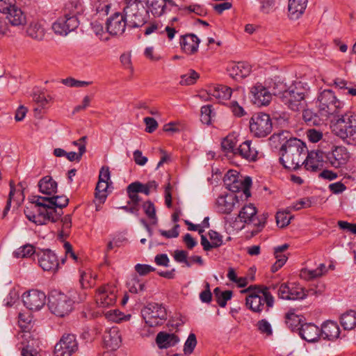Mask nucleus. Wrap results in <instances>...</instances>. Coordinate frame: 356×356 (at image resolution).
Returning a JSON list of instances; mask_svg holds the SVG:
<instances>
[{
	"mask_svg": "<svg viewBox=\"0 0 356 356\" xmlns=\"http://www.w3.org/2000/svg\"><path fill=\"white\" fill-rule=\"evenodd\" d=\"M307 152L305 143L297 138H289L280 147V162L284 168L296 170L302 165L303 157Z\"/></svg>",
	"mask_w": 356,
	"mask_h": 356,
	"instance_id": "1",
	"label": "nucleus"
},
{
	"mask_svg": "<svg viewBox=\"0 0 356 356\" xmlns=\"http://www.w3.org/2000/svg\"><path fill=\"white\" fill-rule=\"evenodd\" d=\"M275 288L276 286L273 284L262 289L258 286L251 285L241 291L242 293H249L245 299L246 306L252 312L260 313L266 303L268 311L269 308L273 307L274 304V298L268 290L270 289H275Z\"/></svg>",
	"mask_w": 356,
	"mask_h": 356,
	"instance_id": "2",
	"label": "nucleus"
},
{
	"mask_svg": "<svg viewBox=\"0 0 356 356\" xmlns=\"http://www.w3.org/2000/svg\"><path fill=\"white\" fill-rule=\"evenodd\" d=\"M123 13L127 21V27L130 29L142 27L149 17V10L141 0H126Z\"/></svg>",
	"mask_w": 356,
	"mask_h": 356,
	"instance_id": "3",
	"label": "nucleus"
},
{
	"mask_svg": "<svg viewBox=\"0 0 356 356\" xmlns=\"http://www.w3.org/2000/svg\"><path fill=\"white\" fill-rule=\"evenodd\" d=\"M355 119L352 115L345 114L339 117L333 125V132L346 144L356 145Z\"/></svg>",
	"mask_w": 356,
	"mask_h": 356,
	"instance_id": "4",
	"label": "nucleus"
},
{
	"mask_svg": "<svg viewBox=\"0 0 356 356\" xmlns=\"http://www.w3.org/2000/svg\"><path fill=\"white\" fill-rule=\"evenodd\" d=\"M316 104L319 114L325 118L339 113L343 104L331 90H324L320 92Z\"/></svg>",
	"mask_w": 356,
	"mask_h": 356,
	"instance_id": "5",
	"label": "nucleus"
},
{
	"mask_svg": "<svg viewBox=\"0 0 356 356\" xmlns=\"http://www.w3.org/2000/svg\"><path fill=\"white\" fill-rule=\"evenodd\" d=\"M257 208L252 204H249L242 207L238 216L241 222L248 225L252 224L257 228L252 231V236L257 235L264 229L268 217L267 213L259 216H257Z\"/></svg>",
	"mask_w": 356,
	"mask_h": 356,
	"instance_id": "6",
	"label": "nucleus"
},
{
	"mask_svg": "<svg viewBox=\"0 0 356 356\" xmlns=\"http://www.w3.org/2000/svg\"><path fill=\"white\" fill-rule=\"evenodd\" d=\"M307 89L301 82H297L288 88L282 96V102L293 111H298L304 107V99Z\"/></svg>",
	"mask_w": 356,
	"mask_h": 356,
	"instance_id": "7",
	"label": "nucleus"
},
{
	"mask_svg": "<svg viewBox=\"0 0 356 356\" xmlns=\"http://www.w3.org/2000/svg\"><path fill=\"white\" fill-rule=\"evenodd\" d=\"M141 315L145 324L149 327L162 325L167 318L165 308L156 302L148 303L141 309Z\"/></svg>",
	"mask_w": 356,
	"mask_h": 356,
	"instance_id": "8",
	"label": "nucleus"
},
{
	"mask_svg": "<svg viewBox=\"0 0 356 356\" xmlns=\"http://www.w3.org/2000/svg\"><path fill=\"white\" fill-rule=\"evenodd\" d=\"M251 133L257 138H264L273 130L272 120L268 114L257 113L254 114L250 120Z\"/></svg>",
	"mask_w": 356,
	"mask_h": 356,
	"instance_id": "9",
	"label": "nucleus"
},
{
	"mask_svg": "<svg viewBox=\"0 0 356 356\" xmlns=\"http://www.w3.org/2000/svg\"><path fill=\"white\" fill-rule=\"evenodd\" d=\"M67 295L56 291L49 297L48 306L53 314L58 316L63 317L69 314L72 310V305Z\"/></svg>",
	"mask_w": 356,
	"mask_h": 356,
	"instance_id": "10",
	"label": "nucleus"
},
{
	"mask_svg": "<svg viewBox=\"0 0 356 356\" xmlns=\"http://www.w3.org/2000/svg\"><path fill=\"white\" fill-rule=\"evenodd\" d=\"M78 350V343L74 334H64L54 347L55 356H72Z\"/></svg>",
	"mask_w": 356,
	"mask_h": 356,
	"instance_id": "11",
	"label": "nucleus"
},
{
	"mask_svg": "<svg viewBox=\"0 0 356 356\" xmlns=\"http://www.w3.org/2000/svg\"><path fill=\"white\" fill-rule=\"evenodd\" d=\"M277 295L280 298L290 300H302L307 296L304 289L296 283L282 284L278 289Z\"/></svg>",
	"mask_w": 356,
	"mask_h": 356,
	"instance_id": "12",
	"label": "nucleus"
},
{
	"mask_svg": "<svg viewBox=\"0 0 356 356\" xmlns=\"http://www.w3.org/2000/svg\"><path fill=\"white\" fill-rule=\"evenodd\" d=\"M349 157V153L343 146H334L331 151L325 152V163H328L335 168H339L346 165Z\"/></svg>",
	"mask_w": 356,
	"mask_h": 356,
	"instance_id": "13",
	"label": "nucleus"
},
{
	"mask_svg": "<svg viewBox=\"0 0 356 356\" xmlns=\"http://www.w3.org/2000/svg\"><path fill=\"white\" fill-rule=\"evenodd\" d=\"M79 25V18L75 17H70L63 14V16L58 17L53 24L52 29L56 34L65 36L70 32L76 29Z\"/></svg>",
	"mask_w": 356,
	"mask_h": 356,
	"instance_id": "14",
	"label": "nucleus"
},
{
	"mask_svg": "<svg viewBox=\"0 0 356 356\" xmlns=\"http://www.w3.org/2000/svg\"><path fill=\"white\" fill-rule=\"evenodd\" d=\"M116 289L111 285H104L97 289L95 300L99 307L113 306L117 300Z\"/></svg>",
	"mask_w": 356,
	"mask_h": 356,
	"instance_id": "15",
	"label": "nucleus"
},
{
	"mask_svg": "<svg viewBox=\"0 0 356 356\" xmlns=\"http://www.w3.org/2000/svg\"><path fill=\"white\" fill-rule=\"evenodd\" d=\"M127 27V21L124 13H115L106 20V29L111 35H122Z\"/></svg>",
	"mask_w": 356,
	"mask_h": 356,
	"instance_id": "16",
	"label": "nucleus"
},
{
	"mask_svg": "<svg viewBox=\"0 0 356 356\" xmlns=\"http://www.w3.org/2000/svg\"><path fill=\"white\" fill-rule=\"evenodd\" d=\"M40 266L45 271L56 272L58 268V261L56 254L47 249L36 252Z\"/></svg>",
	"mask_w": 356,
	"mask_h": 356,
	"instance_id": "17",
	"label": "nucleus"
},
{
	"mask_svg": "<svg viewBox=\"0 0 356 356\" xmlns=\"http://www.w3.org/2000/svg\"><path fill=\"white\" fill-rule=\"evenodd\" d=\"M22 301L29 310L38 311L45 305L46 296L42 291L31 290L23 294Z\"/></svg>",
	"mask_w": 356,
	"mask_h": 356,
	"instance_id": "18",
	"label": "nucleus"
},
{
	"mask_svg": "<svg viewBox=\"0 0 356 356\" xmlns=\"http://www.w3.org/2000/svg\"><path fill=\"white\" fill-rule=\"evenodd\" d=\"M250 92L252 102L258 106L268 105L272 99V93L261 83L254 86Z\"/></svg>",
	"mask_w": 356,
	"mask_h": 356,
	"instance_id": "19",
	"label": "nucleus"
},
{
	"mask_svg": "<svg viewBox=\"0 0 356 356\" xmlns=\"http://www.w3.org/2000/svg\"><path fill=\"white\" fill-rule=\"evenodd\" d=\"M325 162V152L317 149L307 152V158L302 162L306 170L316 172L323 166L322 163Z\"/></svg>",
	"mask_w": 356,
	"mask_h": 356,
	"instance_id": "20",
	"label": "nucleus"
},
{
	"mask_svg": "<svg viewBox=\"0 0 356 356\" xmlns=\"http://www.w3.org/2000/svg\"><path fill=\"white\" fill-rule=\"evenodd\" d=\"M38 214L35 215L33 213L28 207L24 209V213L26 218L31 222L42 225H47L48 222H56L60 220V213H54V216L51 213H44L40 211H37Z\"/></svg>",
	"mask_w": 356,
	"mask_h": 356,
	"instance_id": "21",
	"label": "nucleus"
},
{
	"mask_svg": "<svg viewBox=\"0 0 356 356\" xmlns=\"http://www.w3.org/2000/svg\"><path fill=\"white\" fill-rule=\"evenodd\" d=\"M340 328L338 323L334 321L327 320L321 325V337L328 341H334L339 337Z\"/></svg>",
	"mask_w": 356,
	"mask_h": 356,
	"instance_id": "22",
	"label": "nucleus"
},
{
	"mask_svg": "<svg viewBox=\"0 0 356 356\" xmlns=\"http://www.w3.org/2000/svg\"><path fill=\"white\" fill-rule=\"evenodd\" d=\"M252 179L250 177H245L244 178L239 177L234 181L233 184H228V186L227 188L233 193H238L242 191L243 193L239 197L242 198L243 195H244L245 196V200H247L251 195L250 191Z\"/></svg>",
	"mask_w": 356,
	"mask_h": 356,
	"instance_id": "23",
	"label": "nucleus"
},
{
	"mask_svg": "<svg viewBox=\"0 0 356 356\" xmlns=\"http://www.w3.org/2000/svg\"><path fill=\"white\" fill-rule=\"evenodd\" d=\"M236 156H239L249 162H254L257 160L258 151L252 146L251 140H245L237 147Z\"/></svg>",
	"mask_w": 356,
	"mask_h": 356,
	"instance_id": "24",
	"label": "nucleus"
},
{
	"mask_svg": "<svg viewBox=\"0 0 356 356\" xmlns=\"http://www.w3.org/2000/svg\"><path fill=\"white\" fill-rule=\"evenodd\" d=\"M104 343L107 348L117 349L121 343V335L117 327H112L105 330L103 335Z\"/></svg>",
	"mask_w": 356,
	"mask_h": 356,
	"instance_id": "25",
	"label": "nucleus"
},
{
	"mask_svg": "<svg viewBox=\"0 0 356 356\" xmlns=\"http://www.w3.org/2000/svg\"><path fill=\"white\" fill-rule=\"evenodd\" d=\"M200 40L193 33L181 35L180 45L181 49L188 54H193L197 51Z\"/></svg>",
	"mask_w": 356,
	"mask_h": 356,
	"instance_id": "26",
	"label": "nucleus"
},
{
	"mask_svg": "<svg viewBox=\"0 0 356 356\" xmlns=\"http://www.w3.org/2000/svg\"><path fill=\"white\" fill-rule=\"evenodd\" d=\"M298 334L302 339L308 342L317 341L321 337L319 327L311 323L302 325Z\"/></svg>",
	"mask_w": 356,
	"mask_h": 356,
	"instance_id": "27",
	"label": "nucleus"
},
{
	"mask_svg": "<svg viewBox=\"0 0 356 356\" xmlns=\"http://www.w3.org/2000/svg\"><path fill=\"white\" fill-rule=\"evenodd\" d=\"M238 195L218 197L216 202L218 211L222 213H230L234 207L235 202H238Z\"/></svg>",
	"mask_w": 356,
	"mask_h": 356,
	"instance_id": "28",
	"label": "nucleus"
},
{
	"mask_svg": "<svg viewBox=\"0 0 356 356\" xmlns=\"http://www.w3.org/2000/svg\"><path fill=\"white\" fill-rule=\"evenodd\" d=\"M308 0H289V16L291 19H298L305 12Z\"/></svg>",
	"mask_w": 356,
	"mask_h": 356,
	"instance_id": "29",
	"label": "nucleus"
},
{
	"mask_svg": "<svg viewBox=\"0 0 356 356\" xmlns=\"http://www.w3.org/2000/svg\"><path fill=\"white\" fill-rule=\"evenodd\" d=\"M6 15V19L13 26L24 25L26 23V16L22 10L15 5L11 7Z\"/></svg>",
	"mask_w": 356,
	"mask_h": 356,
	"instance_id": "30",
	"label": "nucleus"
},
{
	"mask_svg": "<svg viewBox=\"0 0 356 356\" xmlns=\"http://www.w3.org/2000/svg\"><path fill=\"white\" fill-rule=\"evenodd\" d=\"M31 337V333L26 331H23L20 335V338L22 339V343L25 345L22 350V356H38V352L34 349L35 341L33 338L30 341Z\"/></svg>",
	"mask_w": 356,
	"mask_h": 356,
	"instance_id": "31",
	"label": "nucleus"
},
{
	"mask_svg": "<svg viewBox=\"0 0 356 356\" xmlns=\"http://www.w3.org/2000/svg\"><path fill=\"white\" fill-rule=\"evenodd\" d=\"M31 203L35 204L37 211H40L44 213L50 212L53 216H54V213H60V216L63 214V212H58L49 207V197L33 196Z\"/></svg>",
	"mask_w": 356,
	"mask_h": 356,
	"instance_id": "32",
	"label": "nucleus"
},
{
	"mask_svg": "<svg viewBox=\"0 0 356 356\" xmlns=\"http://www.w3.org/2000/svg\"><path fill=\"white\" fill-rule=\"evenodd\" d=\"M232 93V88L225 85H217L211 87L208 90V95L214 97L219 102L229 99Z\"/></svg>",
	"mask_w": 356,
	"mask_h": 356,
	"instance_id": "33",
	"label": "nucleus"
},
{
	"mask_svg": "<svg viewBox=\"0 0 356 356\" xmlns=\"http://www.w3.org/2000/svg\"><path fill=\"white\" fill-rule=\"evenodd\" d=\"M57 183L51 177L46 176L40 180L38 182L39 191L40 193L51 195L57 191Z\"/></svg>",
	"mask_w": 356,
	"mask_h": 356,
	"instance_id": "34",
	"label": "nucleus"
},
{
	"mask_svg": "<svg viewBox=\"0 0 356 356\" xmlns=\"http://www.w3.org/2000/svg\"><path fill=\"white\" fill-rule=\"evenodd\" d=\"M179 340V337L175 334H168L164 332H159L156 338L158 346L164 348L175 346Z\"/></svg>",
	"mask_w": 356,
	"mask_h": 356,
	"instance_id": "35",
	"label": "nucleus"
},
{
	"mask_svg": "<svg viewBox=\"0 0 356 356\" xmlns=\"http://www.w3.org/2000/svg\"><path fill=\"white\" fill-rule=\"evenodd\" d=\"M84 12V7L80 1H71L65 3L63 14L70 17H75L78 18Z\"/></svg>",
	"mask_w": 356,
	"mask_h": 356,
	"instance_id": "36",
	"label": "nucleus"
},
{
	"mask_svg": "<svg viewBox=\"0 0 356 356\" xmlns=\"http://www.w3.org/2000/svg\"><path fill=\"white\" fill-rule=\"evenodd\" d=\"M340 323L345 330H351L356 327V312L350 309L340 316Z\"/></svg>",
	"mask_w": 356,
	"mask_h": 356,
	"instance_id": "37",
	"label": "nucleus"
},
{
	"mask_svg": "<svg viewBox=\"0 0 356 356\" xmlns=\"http://www.w3.org/2000/svg\"><path fill=\"white\" fill-rule=\"evenodd\" d=\"M149 12L155 17H159L164 15L166 10L165 3L162 0H145Z\"/></svg>",
	"mask_w": 356,
	"mask_h": 356,
	"instance_id": "38",
	"label": "nucleus"
},
{
	"mask_svg": "<svg viewBox=\"0 0 356 356\" xmlns=\"http://www.w3.org/2000/svg\"><path fill=\"white\" fill-rule=\"evenodd\" d=\"M26 33L29 37L36 40H42L45 34L42 24L35 21L29 24Z\"/></svg>",
	"mask_w": 356,
	"mask_h": 356,
	"instance_id": "39",
	"label": "nucleus"
},
{
	"mask_svg": "<svg viewBox=\"0 0 356 356\" xmlns=\"http://www.w3.org/2000/svg\"><path fill=\"white\" fill-rule=\"evenodd\" d=\"M290 133L286 131H282L278 133L273 134L270 138V145L272 148L277 149L282 147L286 141H289Z\"/></svg>",
	"mask_w": 356,
	"mask_h": 356,
	"instance_id": "40",
	"label": "nucleus"
},
{
	"mask_svg": "<svg viewBox=\"0 0 356 356\" xmlns=\"http://www.w3.org/2000/svg\"><path fill=\"white\" fill-rule=\"evenodd\" d=\"M301 317L293 312H288L286 314V324L292 332H299L302 327Z\"/></svg>",
	"mask_w": 356,
	"mask_h": 356,
	"instance_id": "41",
	"label": "nucleus"
},
{
	"mask_svg": "<svg viewBox=\"0 0 356 356\" xmlns=\"http://www.w3.org/2000/svg\"><path fill=\"white\" fill-rule=\"evenodd\" d=\"M69 199L65 195H53L49 197V207L55 211L60 212L62 209L68 205Z\"/></svg>",
	"mask_w": 356,
	"mask_h": 356,
	"instance_id": "42",
	"label": "nucleus"
},
{
	"mask_svg": "<svg viewBox=\"0 0 356 356\" xmlns=\"http://www.w3.org/2000/svg\"><path fill=\"white\" fill-rule=\"evenodd\" d=\"M236 143L237 140L236 137L233 135H229L222 140L221 147L223 151L227 153H232L233 155L236 156L238 147H236Z\"/></svg>",
	"mask_w": 356,
	"mask_h": 356,
	"instance_id": "43",
	"label": "nucleus"
},
{
	"mask_svg": "<svg viewBox=\"0 0 356 356\" xmlns=\"http://www.w3.org/2000/svg\"><path fill=\"white\" fill-rule=\"evenodd\" d=\"M213 293L216 302L221 307H225L227 305V302L230 300L232 297V291L227 290L222 291L219 287H216L213 290Z\"/></svg>",
	"mask_w": 356,
	"mask_h": 356,
	"instance_id": "44",
	"label": "nucleus"
},
{
	"mask_svg": "<svg viewBox=\"0 0 356 356\" xmlns=\"http://www.w3.org/2000/svg\"><path fill=\"white\" fill-rule=\"evenodd\" d=\"M107 188L108 182L98 181L95 188V197L99 202V204H102L105 202L107 197Z\"/></svg>",
	"mask_w": 356,
	"mask_h": 356,
	"instance_id": "45",
	"label": "nucleus"
},
{
	"mask_svg": "<svg viewBox=\"0 0 356 356\" xmlns=\"http://www.w3.org/2000/svg\"><path fill=\"white\" fill-rule=\"evenodd\" d=\"M127 286L129 292L132 293H138L145 291V283L140 280L137 275H134L127 282Z\"/></svg>",
	"mask_w": 356,
	"mask_h": 356,
	"instance_id": "46",
	"label": "nucleus"
},
{
	"mask_svg": "<svg viewBox=\"0 0 356 356\" xmlns=\"http://www.w3.org/2000/svg\"><path fill=\"white\" fill-rule=\"evenodd\" d=\"M143 209L147 218L152 220V224L156 225L158 218L156 215V208L154 203L150 200H147L143 204Z\"/></svg>",
	"mask_w": 356,
	"mask_h": 356,
	"instance_id": "47",
	"label": "nucleus"
},
{
	"mask_svg": "<svg viewBox=\"0 0 356 356\" xmlns=\"http://www.w3.org/2000/svg\"><path fill=\"white\" fill-rule=\"evenodd\" d=\"M302 118L309 126H316L321 124V118L310 109H305L302 112Z\"/></svg>",
	"mask_w": 356,
	"mask_h": 356,
	"instance_id": "48",
	"label": "nucleus"
},
{
	"mask_svg": "<svg viewBox=\"0 0 356 356\" xmlns=\"http://www.w3.org/2000/svg\"><path fill=\"white\" fill-rule=\"evenodd\" d=\"M36 254L33 245L31 244H26L14 252V256L16 258H24L33 256Z\"/></svg>",
	"mask_w": 356,
	"mask_h": 356,
	"instance_id": "49",
	"label": "nucleus"
},
{
	"mask_svg": "<svg viewBox=\"0 0 356 356\" xmlns=\"http://www.w3.org/2000/svg\"><path fill=\"white\" fill-rule=\"evenodd\" d=\"M200 76L194 70H190L188 74L181 76L179 83L181 86H190L194 84Z\"/></svg>",
	"mask_w": 356,
	"mask_h": 356,
	"instance_id": "50",
	"label": "nucleus"
},
{
	"mask_svg": "<svg viewBox=\"0 0 356 356\" xmlns=\"http://www.w3.org/2000/svg\"><path fill=\"white\" fill-rule=\"evenodd\" d=\"M214 115L215 113H213L211 105L203 106L201 108L200 120L202 123L207 125L211 124Z\"/></svg>",
	"mask_w": 356,
	"mask_h": 356,
	"instance_id": "51",
	"label": "nucleus"
},
{
	"mask_svg": "<svg viewBox=\"0 0 356 356\" xmlns=\"http://www.w3.org/2000/svg\"><path fill=\"white\" fill-rule=\"evenodd\" d=\"M179 10H183L186 14L194 13L199 16H205L207 14V10L200 4H192L183 8H179Z\"/></svg>",
	"mask_w": 356,
	"mask_h": 356,
	"instance_id": "52",
	"label": "nucleus"
},
{
	"mask_svg": "<svg viewBox=\"0 0 356 356\" xmlns=\"http://www.w3.org/2000/svg\"><path fill=\"white\" fill-rule=\"evenodd\" d=\"M67 295L71 300L70 302L72 306L74 303H79L84 301L87 296L86 293L83 290L77 291L74 289L70 290Z\"/></svg>",
	"mask_w": 356,
	"mask_h": 356,
	"instance_id": "53",
	"label": "nucleus"
},
{
	"mask_svg": "<svg viewBox=\"0 0 356 356\" xmlns=\"http://www.w3.org/2000/svg\"><path fill=\"white\" fill-rule=\"evenodd\" d=\"M292 218L293 216H289V213L278 211L275 216L276 223L281 228L285 227L290 223Z\"/></svg>",
	"mask_w": 356,
	"mask_h": 356,
	"instance_id": "54",
	"label": "nucleus"
},
{
	"mask_svg": "<svg viewBox=\"0 0 356 356\" xmlns=\"http://www.w3.org/2000/svg\"><path fill=\"white\" fill-rule=\"evenodd\" d=\"M197 345V339L196 336L194 333H190L186 339L184 346V352L186 354H191L193 352L195 346Z\"/></svg>",
	"mask_w": 356,
	"mask_h": 356,
	"instance_id": "55",
	"label": "nucleus"
},
{
	"mask_svg": "<svg viewBox=\"0 0 356 356\" xmlns=\"http://www.w3.org/2000/svg\"><path fill=\"white\" fill-rule=\"evenodd\" d=\"M258 330L261 334H264L266 336L273 334V330L270 323L266 319H261L257 323Z\"/></svg>",
	"mask_w": 356,
	"mask_h": 356,
	"instance_id": "56",
	"label": "nucleus"
},
{
	"mask_svg": "<svg viewBox=\"0 0 356 356\" xmlns=\"http://www.w3.org/2000/svg\"><path fill=\"white\" fill-rule=\"evenodd\" d=\"M129 189L132 193L133 192H136L137 193H142L145 194L146 195H149L150 194L145 184H143L138 181L132 182L130 184H129Z\"/></svg>",
	"mask_w": 356,
	"mask_h": 356,
	"instance_id": "57",
	"label": "nucleus"
},
{
	"mask_svg": "<svg viewBox=\"0 0 356 356\" xmlns=\"http://www.w3.org/2000/svg\"><path fill=\"white\" fill-rule=\"evenodd\" d=\"M188 252L185 250H177L174 252V259L178 263H184L187 267L191 266V262L187 259Z\"/></svg>",
	"mask_w": 356,
	"mask_h": 356,
	"instance_id": "58",
	"label": "nucleus"
},
{
	"mask_svg": "<svg viewBox=\"0 0 356 356\" xmlns=\"http://www.w3.org/2000/svg\"><path fill=\"white\" fill-rule=\"evenodd\" d=\"M33 99L34 102L38 105V107L35 108V111L44 108L48 103V99L44 95V93L42 92L39 93L34 92Z\"/></svg>",
	"mask_w": 356,
	"mask_h": 356,
	"instance_id": "59",
	"label": "nucleus"
},
{
	"mask_svg": "<svg viewBox=\"0 0 356 356\" xmlns=\"http://www.w3.org/2000/svg\"><path fill=\"white\" fill-rule=\"evenodd\" d=\"M288 90L286 85L281 81L274 83L273 88V94L275 96L279 97L282 101V96L284 93Z\"/></svg>",
	"mask_w": 356,
	"mask_h": 356,
	"instance_id": "60",
	"label": "nucleus"
},
{
	"mask_svg": "<svg viewBox=\"0 0 356 356\" xmlns=\"http://www.w3.org/2000/svg\"><path fill=\"white\" fill-rule=\"evenodd\" d=\"M208 234L214 248H217L222 244V236L218 232L210 230Z\"/></svg>",
	"mask_w": 356,
	"mask_h": 356,
	"instance_id": "61",
	"label": "nucleus"
},
{
	"mask_svg": "<svg viewBox=\"0 0 356 356\" xmlns=\"http://www.w3.org/2000/svg\"><path fill=\"white\" fill-rule=\"evenodd\" d=\"M86 152V147L84 145L79 146V153L74 152H67L66 157L70 161H79L83 154Z\"/></svg>",
	"mask_w": 356,
	"mask_h": 356,
	"instance_id": "62",
	"label": "nucleus"
},
{
	"mask_svg": "<svg viewBox=\"0 0 356 356\" xmlns=\"http://www.w3.org/2000/svg\"><path fill=\"white\" fill-rule=\"evenodd\" d=\"M144 122L146 125L145 131L147 133H153L158 127V123L156 120L153 118H145Z\"/></svg>",
	"mask_w": 356,
	"mask_h": 356,
	"instance_id": "63",
	"label": "nucleus"
},
{
	"mask_svg": "<svg viewBox=\"0 0 356 356\" xmlns=\"http://www.w3.org/2000/svg\"><path fill=\"white\" fill-rule=\"evenodd\" d=\"M123 314L118 309L109 310L105 313V317L109 321L118 322L122 319Z\"/></svg>",
	"mask_w": 356,
	"mask_h": 356,
	"instance_id": "64",
	"label": "nucleus"
}]
</instances>
